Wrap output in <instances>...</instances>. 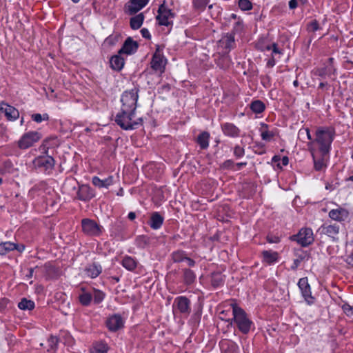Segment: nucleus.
Returning a JSON list of instances; mask_svg holds the SVG:
<instances>
[{
    "instance_id": "c756f323",
    "label": "nucleus",
    "mask_w": 353,
    "mask_h": 353,
    "mask_svg": "<svg viewBox=\"0 0 353 353\" xmlns=\"http://www.w3.org/2000/svg\"><path fill=\"white\" fill-rule=\"evenodd\" d=\"M210 134L204 131L199 134L196 139V142L200 148L203 150L206 149L209 146Z\"/></svg>"
},
{
    "instance_id": "4be33fe9",
    "label": "nucleus",
    "mask_w": 353,
    "mask_h": 353,
    "mask_svg": "<svg viewBox=\"0 0 353 353\" xmlns=\"http://www.w3.org/2000/svg\"><path fill=\"white\" fill-rule=\"evenodd\" d=\"M329 216L335 221H343L349 216V212L343 208L332 210L329 212Z\"/></svg>"
},
{
    "instance_id": "4d7b16f0",
    "label": "nucleus",
    "mask_w": 353,
    "mask_h": 353,
    "mask_svg": "<svg viewBox=\"0 0 353 353\" xmlns=\"http://www.w3.org/2000/svg\"><path fill=\"white\" fill-rule=\"evenodd\" d=\"M303 134H306L307 139L312 140V137H311V134H310V130L308 128L302 129V130H299V136H302Z\"/></svg>"
},
{
    "instance_id": "39448f33",
    "label": "nucleus",
    "mask_w": 353,
    "mask_h": 353,
    "mask_svg": "<svg viewBox=\"0 0 353 353\" xmlns=\"http://www.w3.org/2000/svg\"><path fill=\"white\" fill-rule=\"evenodd\" d=\"M47 152L48 150H46V155H41L35 158L33 164L36 168L49 174L54 169L55 161L52 157L48 155Z\"/></svg>"
},
{
    "instance_id": "09e8293b",
    "label": "nucleus",
    "mask_w": 353,
    "mask_h": 353,
    "mask_svg": "<svg viewBox=\"0 0 353 353\" xmlns=\"http://www.w3.org/2000/svg\"><path fill=\"white\" fill-rule=\"evenodd\" d=\"M245 154V150L243 148L239 145H236L234 148V155L236 158H241Z\"/></svg>"
},
{
    "instance_id": "603ef678",
    "label": "nucleus",
    "mask_w": 353,
    "mask_h": 353,
    "mask_svg": "<svg viewBox=\"0 0 353 353\" xmlns=\"http://www.w3.org/2000/svg\"><path fill=\"white\" fill-rule=\"evenodd\" d=\"M238 347L236 343H230L228 345V350H224V353H236Z\"/></svg>"
},
{
    "instance_id": "0e129e2a",
    "label": "nucleus",
    "mask_w": 353,
    "mask_h": 353,
    "mask_svg": "<svg viewBox=\"0 0 353 353\" xmlns=\"http://www.w3.org/2000/svg\"><path fill=\"white\" fill-rule=\"evenodd\" d=\"M188 263V265L190 266V267H194L196 264V262L191 258L188 257L187 256V259H185V261Z\"/></svg>"
},
{
    "instance_id": "774afa93",
    "label": "nucleus",
    "mask_w": 353,
    "mask_h": 353,
    "mask_svg": "<svg viewBox=\"0 0 353 353\" xmlns=\"http://www.w3.org/2000/svg\"><path fill=\"white\" fill-rule=\"evenodd\" d=\"M280 160L281 161V164L284 166L287 165L289 163V159L287 156L283 157Z\"/></svg>"
},
{
    "instance_id": "58836bf2",
    "label": "nucleus",
    "mask_w": 353,
    "mask_h": 353,
    "mask_svg": "<svg viewBox=\"0 0 353 353\" xmlns=\"http://www.w3.org/2000/svg\"><path fill=\"white\" fill-rule=\"evenodd\" d=\"M268 125L265 123H261V138L264 141H270L274 137V134L272 132L268 130Z\"/></svg>"
},
{
    "instance_id": "5fc2aeb1",
    "label": "nucleus",
    "mask_w": 353,
    "mask_h": 353,
    "mask_svg": "<svg viewBox=\"0 0 353 353\" xmlns=\"http://www.w3.org/2000/svg\"><path fill=\"white\" fill-rule=\"evenodd\" d=\"M266 239L270 243H278L280 241L279 237L270 234L267 236Z\"/></svg>"
},
{
    "instance_id": "ddd939ff",
    "label": "nucleus",
    "mask_w": 353,
    "mask_h": 353,
    "mask_svg": "<svg viewBox=\"0 0 353 353\" xmlns=\"http://www.w3.org/2000/svg\"><path fill=\"white\" fill-rule=\"evenodd\" d=\"M313 158L314 169L316 171L322 170L325 166L326 157L327 154H323L313 148L310 149Z\"/></svg>"
},
{
    "instance_id": "4468645a",
    "label": "nucleus",
    "mask_w": 353,
    "mask_h": 353,
    "mask_svg": "<svg viewBox=\"0 0 353 353\" xmlns=\"http://www.w3.org/2000/svg\"><path fill=\"white\" fill-rule=\"evenodd\" d=\"M106 325L109 330L116 332L123 326V320L119 314L110 316L106 321Z\"/></svg>"
},
{
    "instance_id": "0eeeda50",
    "label": "nucleus",
    "mask_w": 353,
    "mask_h": 353,
    "mask_svg": "<svg viewBox=\"0 0 353 353\" xmlns=\"http://www.w3.org/2000/svg\"><path fill=\"white\" fill-rule=\"evenodd\" d=\"M81 226L83 232L89 236H99L102 232V227L90 219H82Z\"/></svg>"
},
{
    "instance_id": "338daca9",
    "label": "nucleus",
    "mask_w": 353,
    "mask_h": 353,
    "mask_svg": "<svg viewBox=\"0 0 353 353\" xmlns=\"http://www.w3.org/2000/svg\"><path fill=\"white\" fill-rule=\"evenodd\" d=\"M276 63V61L274 58L272 57L270 59L268 60L267 63V65L270 68L273 67Z\"/></svg>"
},
{
    "instance_id": "5701e85b",
    "label": "nucleus",
    "mask_w": 353,
    "mask_h": 353,
    "mask_svg": "<svg viewBox=\"0 0 353 353\" xmlns=\"http://www.w3.org/2000/svg\"><path fill=\"white\" fill-rule=\"evenodd\" d=\"M119 53L112 56L110 59V67L112 70L120 71L124 66L125 59Z\"/></svg>"
},
{
    "instance_id": "c85d7f7f",
    "label": "nucleus",
    "mask_w": 353,
    "mask_h": 353,
    "mask_svg": "<svg viewBox=\"0 0 353 353\" xmlns=\"http://www.w3.org/2000/svg\"><path fill=\"white\" fill-rule=\"evenodd\" d=\"M144 14L139 13L132 17L130 20V26L132 30H137L140 28L144 21Z\"/></svg>"
},
{
    "instance_id": "2eb2a0df",
    "label": "nucleus",
    "mask_w": 353,
    "mask_h": 353,
    "mask_svg": "<svg viewBox=\"0 0 353 353\" xmlns=\"http://www.w3.org/2000/svg\"><path fill=\"white\" fill-rule=\"evenodd\" d=\"M166 60L163 56L160 54L159 48L157 49L156 52L152 56L151 61V67L156 71L163 72L165 68Z\"/></svg>"
},
{
    "instance_id": "bf43d9fd",
    "label": "nucleus",
    "mask_w": 353,
    "mask_h": 353,
    "mask_svg": "<svg viewBox=\"0 0 353 353\" xmlns=\"http://www.w3.org/2000/svg\"><path fill=\"white\" fill-rule=\"evenodd\" d=\"M194 4L197 8L203 9L206 6L207 2L205 0H196Z\"/></svg>"
},
{
    "instance_id": "a19ab883",
    "label": "nucleus",
    "mask_w": 353,
    "mask_h": 353,
    "mask_svg": "<svg viewBox=\"0 0 353 353\" xmlns=\"http://www.w3.org/2000/svg\"><path fill=\"white\" fill-rule=\"evenodd\" d=\"M79 300L83 305L88 306L92 300V295L90 293L83 292L79 295Z\"/></svg>"
},
{
    "instance_id": "423d86ee",
    "label": "nucleus",
    "mask_w": 353,
    "mask_h": 353,
    "mask_svg": "<svg viewBox=\"0 0 353 353\" xmlns=\"http://www.w3.org/2000/svg\"><path fill=\"white\" fill-rule=\"evenodd\" d=\"M292 241H296L302 247L311 245L314 240L312 230L308 228H302L296 235L291 236Z\"/></svg>"
},
{
    "instance_id": "79ce46f5",
    "label": "nucleus",
    "mask_w": 353,
    "mask_h": 353,
    "mask_svg": "<svg viewBox=\"0 0 353 353\" xmlns=\"http://www.w3.org/2000/svg\"><path fill=\"white\" fill-rule=\"evenodd\" d=\"M91 294L92 295V299L95 304L101 303L105 297V294L102 291L97 289H94L93 293Z\"/></svg>"
},
{
    "instance_id": "6e6552de",
    "label": "nucleus",
    "mask_w": 353,
    "mask_h": 353,
    "mask_svg": "<svg viewBox=\"0 0 353 353\" xmlns=\"http://www.w3.org/2000/svg\"><path fill=\"white\" fill-rule=\"evenodd\" d=\"M174 13L165 3H163L159 7L158 14L156 19L159 21V25L168 26L172 23V21L170 19L174 18Z\"/></svg>"
},
{
    "instance_id": "69168bd1",
    "label": "nucleus",
    "mask_w": 353,
    "mask_h": 353,
    "mask_svg": "<svg viewBox=\"0 0 353 353\" xmlns=\"http://www.w3.org/2000/svg\"><path fill=\"white\" fill-rule=\"evenodd\" d=\"M14 247H15L14 250H17L19 252H22L24 250V249H25V246L23 244H16V243H14Z\"/></svg>"
},
{
    "instance_id": "1a4fd4ad",
    "label": "nucleus",
    "mask_w": 353,
    "mask_h": 353,
    "mask_svg": "<svg viewBox=\"0 0 353 353\" xmlns=\"http://www.w3.org/2000/svg\"><path fill=\"white\" fill-rule=\"evenodd\" d=\"M41 139V135L37 132H28L24 134L18 141V146L21 149H27Z\"/></svg>"
},
{
    "instance_id": "ea45409f",
    "label": "nucleus",
    "mask_w": 353,
    "mask_h": 353,
    "mask_svg": "<svg viewBox=\"0 0 353 353\" xmlns=\"http://www.w3.org/2000/svg\"><path fill=\"white\" fill-rule=\"evenodd\" d=\"M13 170V164L10 160H6L0 166V174L11 173Z\"/></svg>"
},
{
    "instance_id": "72a5a7b5",
    "label": "nucleus",
    "mask_w": 353,
    "mask_h": 353,
    "mask_svg": "<svg viewBox=\"0 0 353 353\" xmlns=\"http://www.w3.org/2000/svg\"><path fill=\"white\" fill-rule=\"evenodd\" d=\"M263 260L268 263H272L277 261L278 253L271 250H265L262 252Z\"/></svg>"
},
{
    "instance_id": "20e7f679",
    "label": "nucleus",
    "mask_w": 353,
    "mask_h": 353,
    "mask_svg": "<svg viewBox=\"0 0 353 353\" xmlns=\"http://www.w3.org/2000/svg\"><path fill=\"white\" fill-rule=\"evenodd\" d=\"M135 112L128 111L123 113V110H121L115 117V122L123 130H132L136 128L141 121L142 119L139 118V121H132Z\"/></svg>"
},
{
    "instance_id": "f03ea898",
    "label": "nucleus",
    "mask_w": 353,
    "mask_h": 353,
    "mask_svg": "<svg viewBox=\"0 0 353 353\" xmlns=\"http://www.w3.org/2000/svg\"><path fill=\"white\" fill-rule=\"evenodd\" d=\"M335 132L330 128H320L316 132L314 143L317 144L319 153L328 154L334 140Z\"/></svg>"
},
{
    "instance_id": "9b49d317",
    "label": "nucleus",
    "mask_w": 353,
    "mask_h": 353,
    "mask_svg": "<svg viewBox=\"0 0 353 353\" xmlns=\"http://www.w3.org/2000/svg\"><path fill=\"white\" fill-rule=\"evenodd\" d=\"M149 0H129L124 6L125 12L130 15H134L143 8Z\"/></svg>"
},
{
    "instance_id": "2f4dec72",
    "label": "nucleus",
    "mask_w": 353,
    "mask_h": 353,
    "mask_svg": "<svg viewBox=\"0 0 353 353\" xmlns=\"http://www.w3.org/2000/svg\"><path fill=\"white\" fill-rule=\"evenodd\" d=\"M224 276L220 272H213L211 275V285L213 288H216L223 285Z\"/></svg>"
},
{
    "instance_id": "49530a36",
    "label": "nucleus",
    "mask_w": 353,
    "mask_h": 353,
    "mask_svg": "<svg viewBox=\"0 0 353 353\" xmlns=\"http://www.w3.org/2000/svg\"><path fill=\"white\" fill-rule=\"evenodd\" d=\"M48 343L49 346L48 351H50V350H54L57 347L58 343V339L56 336H51L48 340Z\"/></svg>"
},
{
    "instance_id": "6ab92c4d",
    "label": "nucleus",
    "mask_w": 353,
    "mask_h": 353,
    "mask_svg": "<svg viewBox=\"0 0 353 353\" xmlns=\"http://www.w3.org/2000/svg\"><path fill=\"white\" fill-rule=\"evenodd\" d=\"M219 44L228 52L234 48L236 46L234 33L232 32L223 35L219 40Z\"/></svg>"
},
{
    "instance_id": "dca6fc26",
    "label": "nucleus",
    "mask_w": 353,
    "mask_h": 353,
    "mask_svg": "<svg viewBox=\"0 0 353 353\" xmlns=\"http://www.w3.org/2000/svg\"><path fill=\"white\" fill-rule=\"evenodd\" d=\"M138 48V43L134 41L131 37H128L121 48L119 50V54H132L137 52Z\"/></svg>"
},
{
    "instance_id": "a18cd8bd",
    "label": "nucleus",
    "mask_w": 353,
    "mask_h": 353,
    "mask_svg": "<svg viewBox=\"0 0 353 353\" xmlns=\"http://www.w3.org/2000/svg\"><path fill=\"white\" fill-rule=\"evenodd\" d=\"M239 7L242 10H250L252 9V3L249 0H239Z\"/></svg>"
},
{
    "instance_id": "9d476101",
    "label": "nucleus",
    "mask_w": 353,
    "mask_h": 353,
    "mask_svg": "<svg viewBox=\"0 0 353 353\" xmlns=\"http://www.w3.org/2000/svg\"><path fill=\"white\" fill-rule=\"evenodd\" d=\"M298 286L301 292L305 301L311 305L314 302V297L312 296L310 285L308 283L307 277H303L299 279Z\"/></svg>"
},
{
    "instance_id": "393cba45",
    "label": "nucleus",
    "mask_w": 353,
    "mask_h": 353,
    "mask_svg": "<svg viewBox=\"0 0 353 353\" xmlns=\"http://www.w3.org/2000/svg\"><path fill=\"white\" fill-rule=\"evenodd\" d=\"M222 130L225 135L232 137H238L239 134V128L230 123H225L222 125Z\"/></svg>"
},
{
    "instance_id": "37998d69",
    "label": "nucleus",
    "mask_w": 353,
    "mask_h": 353,
    "mask_svg": "<svg viewBox=\"0 0 353 353\" xmlns=\"http://www.w3.org/2000/svg\"><path fill=\"white\" fill-rule=\"evenodd\" d=\"M32 119L37 122V123H41L42 121H48L49 119V116L48 114H33L31 116Z\"/></svg>"
},
{
    "instance_id": "b1692460",
    "label": "nucleus",
    "mask_w": 353,
    "mask_h": 353,
    "mask_svg": "<svg viewBox=\"0 0 353 353\" xmlns=\"http://www.w3.org/2000/svg\"><path fill=\"white\" fill-rule=\"evenodd\" d=\"M163 220L164 218L158 212H154L151 214L149 225L151 228L158 230L161 227Z\"/></svg>"
},
{
    "instance_id": "680f3d73",
    "label": "nucleus",
    "mask_w": 353,
    "mask_h": 353,
    "mask_svg": "<svg viewBox=\"0 0 353 353\" xmlns=\"http://www.w3.org/2000/svg\"><path fill=\"white\" fill-rule=\"evenodd\" d=\"M324 68H326L328 71L327 77H331L332 75H335L336 69L334 68L332 65H330V66L327 65Z\"/></svg>"
},
{
    "instance_id": "7ed1b4c3",
    "label": "nucleus",
    "mask_w": 353,
    "mask_h": 353,
    "mask_svg": "<svg viewBox=\"0 0 353 353\" xmlns=\"http://www.w3.org/2000/svg\"><path fill=\"white\" fill-rule=\"evenodd\" d=\"M138 92L139 89L134 88L123 93L121 101L122 103L121 110H123V113H126L128 111L135 112L139 97Z\"/></svg>"
},
{
    "instance_id": "f8f14e48",
    "label": "nucleus",
    "mask_w": 353,
    "mask_h": 353,
    "mask_svg": "<svg viewBox=\"0 0 353 353\" xmlns=\"http://www.w3.org/2000/svg\"><path fill=\"white\" fill-rule=\"evenodd\" d=\"M95 196L94 190L88 185L82 184L79 186L77 198L82 201H89Z\"/></svg>"
},
{
    "instance_id": "8fccbe9b",
    "label": "nucleus",
    "mask_w": 353,
    "mask_h": 353,
    "mask_svg": "<svg viewBox=\"0 0 353 353\" xmlns=\"http://www.w3.org/2000/svg\"><path fill=\"white\" fill-rule=\"evenodd\" d=\"M10 301L6 298H2L0 299V312H4L7 309Z\"/></svg>"
},
{
    "instance_id": "7c9ffc66",
    "label": "nucleus",
    "mask_w": 353,
    "mask_h": 353,
    "mask_svg": "<svg viewBox=\"0 0 353 353\" xmlns=\"http://www.w3.org/2000/svg\"><path fill=\"white\" fill-rule=\"evenodd\" d=\"M187 253L182 250H177L174 251L171 254L170 257L174 263H181L187 259Z\"/></svg>"
},
{
    "instance_id": "c9c22d12",
    "label": "nucleus",
    "mask_w": 353,
    "mask_h": 353,
    "mask_svg": "<svg viewBox=\"0 0 353 353\" xmlns=\"http://www.w3.org/2000/svg\"><path fill=\"white\" fill-rule=\"evenodd\" d=\"M34 301L29 300L26 298L21 299V301L18 303V307L22 310H32L34 308Z\"/></svg>"
},
{
    "instance_id": "f257e3e1",
    "label": "nucleus",
    "mask_w": 353,
    "mask_h": 353,
    "mask_svg": "<svg viewBox=\"0 0 353 353\" xmlns=\"http://www.w3.org/2000/svg\"><path fill=\"white\" fill-rule=\"evenodd\" d=\"M231 306L232 308L233 318L228 319L227 321L229 322L230 325H232L234 322L241 332L244 334H248L252 327L254 326L252 321L249 319L243 309L236 304H231Z\"/></svg>"
},
{
    "instance_id": "a211bd4d",
    "label": "nucleus",
    "mask_w": 353,
    "mask_h": 353,
    "mask_svg": "<svg viewBox=\"0 0 353 353\" xmlns=\"http://www.w3.org/2000/svg\"><path fill=\"white\" fill-rule=\"evenodd\" d=\"M0 111L3 112L8 120H16L19 116V111L13 106L7 104L5 102L0 103Z\"/></svg>"
},
{
    "instance_id": "bb28decb",
    "label": "nucleus",
    "mask_w": 353,
    "mask_h": 353,
    "mask_svg": "<svg viewBox=\"0 0 353 353\" xmlns=\"http://www.w3.org/2000/svg\"><path fill=\"white\" fill-rule=\"evenodd\" d=\"M183 272V281L184 284L187 285H192L196 280L195 273L189 268L182 269Z\"/></svg>"
},
{
    "instance_id": "e433bc0d",
    "label": "nucleus",
    "mask_w": 353,
    "mask_h": 353,
    "mask_svg": "<svg viewBox=\"0 0 353 353\" xmlns=\"http://www.w3.org/2000/svg\"><path fill=\"white\" fill-rule=\"evenodd\" d=\"M14 243L10 241H6L0 243V254L5 255L8 252L14 250Z\"/></svg>"
},
{
    "instance_id": "a878e982",
    "label": "nucleus",
    "mask_w": 353,
    "mask_h": 353,
    "mask_svg": "<svg viewBox=\"0 0 353 353\" xmlns=\"http://www.w3.org/2000/svg\"><path fill=\"white\" fill-rule=\"evenodd\" d=\"M92 184L99 188H108L113 183V177L109 176L103 180L100 179L98 176H94L92 179Z\"/></svg>"
},
{
    "instance_id": "864d4df0",
    "label": "nucleus",
    "mask_w": 353,
    "mask_h": 353,
    "mask_svg": "<svg viewBox=\"0 0 353 353\" xmlns=\"http://www.w3.org/2000/svg\"><path fill=\"white\" fill-rule=\"evenodd\" d=\"M319 25L317 21H312L308 26V29L310 31L315 32L319 29Z\"/></svg>"
},
{
    "instance_id": "f3484780",
    "label": "nucleus",
    "mask_w": 353,
    "mask_h": 353,
    "mask_svg": "<svg viewBox=\"0 0 353 353\" xmlns=\"http://www.w3.org/2000/svg\"><path fill=\"white\" fill-rule=\"evenodd\" d=\"M174 304L176 305L179 311L185 315H188L191 312L190 301L185 296H179L175 299Z\"/></svg>"
},
{
    "instance_id": "aec40b11",
    "label": "nucleus",
    "mask_w": 353,
    "mask_h": 353,
    "mask_svg": "<svg viewBox=\"0 0 353 353\" xmlns=\"http://www.w3.org/2000/svg\"><path fill=\"white\" fill-rule=\"evenodd\" d=\"M339 225L336 223L330 225L325 223L319 228V230L321 234H324L330 237L334 238V236L339 234Z\"/></svg>"
},
{
    "instance_id": "f704fd0d",
    "label": "nucleus",
    "mask_w": 353,
    "mask_h": 353,
    "mask_svg": "<svg viewBox=\"0 0 353 353\" xmlns=\"http://www.w3.org/2000/svg\"><path fill=\"white\" fill-rule=\"evenodd\" d=\"M122 265L128 270L132 271L136 268L137 261L131 256H125L122 260Z\"/></svg>"
},
{
    "instance_id": "473e14b6",
    "label": "nucleus",
    "mask_w": 353,
    "mask_h": 353,
    "mask_svg": "<svg viewBox=\"0 0 353 353\" xmlns=\"http://www.w3.org/2000/svg\"><path fill=\"white\" fill-rule=\"evenodd\" d=\"M250 108L253 112L260 114L265 110V105L261 100H254L250 103Z\"/></svg>"
},
{
    "instance_id": "6e6d98bb",
    "label": "nucleus",
    "mask_w": 353,
    "mask_h": 353,
    "mask_svg": "<svg viewBox=\"0 0 353 353\" xmlns=\"http://www.w3.org/2000/svg\"><path fill=\"white\" fill-rule=\"evenodd\" d=\"M266 49L268 50H272V53L274 54H281V50L278 48L276 43H273L272 46H268Z\"/></svg>"
},
{
    "instance_id": "052dcab7",
    "label": "nucleus",
    "mask_w": 353,
    "mask_h": 353,
    "mask_svg": "<svg viewBox=\"0 0 353 353\" xmlns=\"http://www.w3.org/2000/svg\"><path fill=\"white\" fill-rule=\"evenodd\" d=\"M141 33L143 38L147 39H151L150 33L147 28H142L141 30Z\"/></svg>"
},
{
    "instance_id": "13d9d810",
    "label": "nucleus",
    "mask_w": 353,
    "mask_h": 353,
    "mask_svg": "<svg viewBox=\"0 0 353 353\" xmlns=\"http://www.w3.org/2000/svg\"><path fill=\"white\" fill-rule=\"evenodd\" d=\"M234 165V163L232 160L228 159L223 162L222 167L225 169H230Z\"/></svg>"
},
{
    "instance_id": "412c9836",
    "label": "nucleus",
    "mask_w": 353,
    "mask_h": 353,
    "mask_svg": "<svg viewBox=\"0 0 353 353\" xmlns=\"http://www.w3.org/2000/svg\"><path fill=\"white\" fill-rule=\"evenodd\" d=\"M84 272L87 276L94 279L101 273L102 267L100 264L92 263L85 268Z\"/></svg>"
},
{
    "instance_id": "4c0bfd02",
    "label": "nucleus",
    "mask_w": 353,
    "mask_h": 353,
    "mask_svg": "<svg viewBox=\"0 0 353 353\" xmlns=\"http://www.w3.org/2000/svg\"><path fill=\"white\" fill-rule=\"evenodd\" d=\"M108 347L105 343H95L90 350V353H107Z\"/></svg>"
},
{
    "instance_id": "e2e57ef3",
    "label": "nucleus",
    "mask_w": 353,
    "mask_h": 353,
    "mask_svg": "<svg viewBox=\"0 0 353 353\" xmlns=\"http://www.w3.org/2000/svg\"><path fill=\"white\" fill-rule=\"evenodd\" d=\"M298 6L297 0H290L289 1V8L292 10L295 9Z\"/></svg>"
},
{
    "instance_id": "de8ad7c7",
    "label": "nucleus",
    "mask_w": 353,
    "mask_h": 353,
    "mask_svg": "<svg viewBox=\"0 0 353 353\" xmlns=\"http://www.w3.org/2000/svg\"><path fill=\"white\" fill-rule=\"evenodd\" d=\"M327 70L325 68H318L315 70L314 74L319 76L322 79H324L327 77Z\"/></svg>"
},
{
    "instance_id": "3c124183",
    "label": "nucleus",
    "mask_w": 353,
    "mask_h": 353,
    "mask_svg": "<svg viewBox=\"0 0 353 353\" xmlns=\"http://www.w3.org/2000/svg\"><path fill=\"white\" fill-rule=\"evenodd\" d=\"M343 310L347 316H353V307L349 304H344L343 305Z\"/></svg>"
},
{
    "instance_id": "cd10ccee",
    "label": "nucleus",
    "mask_w": 353,
    "mask_h": 353,
    "mask_svg": "<svg viewBox=\"0 0 353 353\" xmlns=\"http://www.w3.org/2000/svg\"><path fill=\"white\" fill-rule=\"evenodd\" d=\"M295 254L296 258L294 260L293 264L291 266V269L293 270L297 269L301 261L308 260L309 259V254L303 250L297 251Z\"/></svg>"
},
{
    "instance_id": "c03bdc74",
    "label": "nucleus",
    "mask_w": 353,
    "mask_h": 353,
    "mask_svg": "<svg viewBox=\"0 0 353 353\" xmlns=\"http://www.w3.org/2000/svg\"><path fill=\"white\" fill-rule=\"evenodd\" d=\"M119 34H111L105 39V43L109 46H114L119 41Z\"/></svg>"
}]
</instances>
